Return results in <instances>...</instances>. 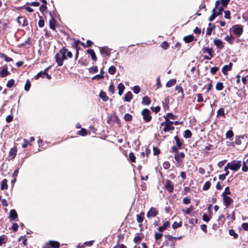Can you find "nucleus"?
I'll list each match as a JSON object with an SVG mask.
<instances>
[{"mask_svg":"<svg viewBox=\"0 0 248 248\" xmlns=\"http://www.w3.org/2000/svg\"><path fill=\"white\" fill-rule=\"evenodd\" d=\"M66 51L67 48L65 46H63L62 48L56 54L55 58L58 66H62L63 64V61L67 59L66 55Z\"/></svg>","mask_w":248,"mask_h":248,"instance_id":"nucleus-1","label":"nucleus"},{"mask_svg":"<svg viewBox=\"0 0 248 248\" xmlns=\"http://www.w3.org/2000/svg\"><path fill=\"white\" fill-rule=\"evenodd\" d=\"M162 126H164L161 131L162 134L163 132H167L170 131H173L174 129V127L172 125V121L168 120L167 118H166V120L161 123L160 129H161Z\"/></svg>","mask_w":248,"mask_h":248,"instance_id":"nucleus-2","label":"nucleus"},{"mask_svg":"<svg viewBox=\"0 0 248 248\" xmlns=\"http://www.w3.org/2000/svg\"><path fill=\"white\" fill-rule=\"evenodd\" d=\"M241 161L237 160V161H232L231 162H229L227 163V167H229V169L234 171H237L241 166Z\"/></svg>","mask_w":248,"mask_h":248,"instance_id":"nucleus-3","label":"nucleus"},{"mask_svg":"<svg viewBox=\"0 0 248 248\" xmlns=\"http://www.w3.org/2000/svg\"><path fill=\"white\" fill-rule=\"evenodd\" d=\"M51 66H48L45 68L44 71H41L37 74L36 75L34 76V78L35 79H39V78L41 77L42 78H45V77L48 79H50L51 78V76L48 74V71L50 68Z\"/></svg>","mask_w":248,"mask_h":248,"instance_id":"nucleus-4","label":"nucleus"},{"mask_svg":"<svg viewBox=\"0 0 248 248\" xmlns=\"http://www.w3.org/2000/svg\"><path fill=\"white\" fill-rule=\"evenodd\" d=\"M202 51L203 53H208L209 55V56L206 55L204 56V59L205 60H210L215 55L214 51L212 47H203L202 49Z\"/></svg>","mask_w":248,"mask_h":248,"instance_id":"nucleus-5","label":"nucleus"},{"mask_svg":"<svg viewBox=\"0 0 248 248\" xmlns=\"http://www.w3.org/2000/svg\"><path fill=\"white\" fill-rule=\"evenodd\" d=\"M151 112L149 109L147 108H144L141 112V114L143 117V120L146 123H148L152 120Z\"/></svg>","mask_w":248,"mask_h":248,"instance_id":"nucleus-6","label":"nucleus"},{"mask_svg":"<svg viewBox=\"0 0 248 248\" xmlns=\"http://www.w3.org/2000/svg\"><path fill=\"white\" fill-rule=\"evenodd\" d=\"M185 157V154L184 152H180L174 155V158L178 164V166L182 165L183 163V159Z\"/></svg>","mask_w":248,"mask_h":248,"instance_id":"nucleus-7","label":"nucleus"},{"mask_svg":"<svg viewBox=\"0 0 248 248\" xmlns=\"http://www.w3.org/2000/svg\"><path fill=\"white\" fill-rule=\"evenodd\" d=\"M233 32L237 36L240 37L243 32V27L240 24L235 25L232 26Z\"/></svg>","mask_w":248,"mask_h":248,"instance_id":"nucleus-8","label":"nucleus"},{"mask_svg":"<svg viewBox=\"0 0 248 248\" xmlns=\"http://www.w3.org/2000/svg\"><path fill=\"white\" fill-rule=\"evenodd\" d=\"M221 197L223 200V203L227 208L229 207L233 202V199L229 196H222Z\"/></svg>","mask_w":248,"mask_h":248,"instance_id":"nucleus-9","label":"nucleus"},{"mask_svg":"<svg viewBox=\"0 0 248 248\" xmlns=\"http://www.w3.org/2000/svg\"><path fill=\"white\" fill-rule=\"evenodd\" d=\"M164 187L167 190L169 193H172L174 190V186L172 182L170 180H167L165 181V184Z\"/></svg>","mask_w":248,"mask_h":248,"instance_id":"nucleus-10","label":"nucleus"},{"mask_svg":"<svg viewBox=\"0 0 248 248\" xmlns=\"http://www.w3.org/2000/svg\"><path fill=\"white\" fill-rule=\"evenodd\" d=\"M224 8L222 6H220V2L219 0H217L215 3V7L213 8V10H215L216 15L219 16L222 14Z\"/></svg>","mask_w":248,"mask_h":248,"instance_id":"nucleus-11","label":"nucleus"},{"mask_svg":"<svg viewBox=\"0 0 248 248\" xmlns=\"http://www.w3.org/2000/svg\"><path fill=\"white\" fill-rule=\"evenodd\" d=\"M158 214V210L155 207H152L147 212L146 216L148 218L155 217Z\"/></svg>","mask_w":248,"mask_h":248,"instance_id":"nucleus-12","label":"nucleus"},{"mask_svg":"<svg viewBox=\"0 0 248 248\" xmlns=\"http://www.w3.org/2000/svg\"><path fill=\"white\" fill-rule=\"evenodd\" d=\"M64 34L66 39H69L73 41V43L71 44V47L72 48L77 47V46H78V45L80 43L79 40H76L75 38H70L69 36V35L68 33H66L65 32H64Z\"/></svg>","mask_w":248,"mask_h":248,"instance_id":"nucleus-13","label":"nucleus"},{"mask_svg":"<svg viewBox=\"0 0 248 248\" xmlns=\"http://www.w3.org/2000/svg\"><path fill=\"white\" fill-rule=\"evenodd\" d=\"M99 50L100 53L103 55H105L108 57L110 56L111 49H109L108 46L100 47Z\"/></svg>","mask_w":248,"mask_h":248,"instance_id":"nucleus-14","label":"nucleus"},{"mask_svg":"<svg viewBox=\"0 0 248 248\" xmlns=\"http://www.w3.org/2000/svg\"><path fill=\"white\" fill-rule=\"evenodd\" d=\"M170 222L169 220H166L162 226H160L158 228V231L160 232H164L167 228L170 227Z\"/></svg>","mask_w":248,"mask_h":248,"instance_id":"nucleus-15","label":"nucleus"},{"mask_svg":"<svg viewBox=\"0 0 248 248\" xmlns=\"http://www.w3.org/2000/svg\"><path fill=\"white\" fill-rule=\"evenodd\" d=\"M214 44L217 46V49H222L224 47V43L220 39H215L214 40Z\"/></svg>","mask_w":248,"mask_h":248,"instance_id":"nucleus-16","label":"nucleus"},{"mask_svg":"<svg viewBox=\"0 0 248 248\" xmlns=\"http://www.w3.org/2000/svg\"><path fill=\"white\" fill-rule=\"evenodd\" d=\"M144 216V213L142 212H141L140 214H137L136 216L137 221L138 223H140L139 227L141 228H142V226L141 222L143 221Z\"/></svg>","mask_w":248,"mask_h":248,"instance_id":"nucleus-17","label":"nucleus"},{"mask_svg":"<svg viewBox=\"0 0 248 248\" xmlns=\"http://www.w3.org/2000/svg\"><path fill=\"white\" fill-rule=\"evenodd\" d=\"M8 67L7 64H5L3 66V68L1 70L0 72V76L2 78H4L6 77L7 76L10 75V72L8 71Z\"/></svg>","mask_w":248,"mask_h":248,"instance_id":"nucleus-18","label":"nucleus"},{"mask_svg":"<svg viewBox=\"0 0 248 248\" xmlns=\"http://www.w3.org/2000/svg\"><path fill=\"white\" fill-rule=\"evenodd\" d=\"M17 21L19 24H21L22 27H24L28 25V21L25 16H18Z\"/></svg>","mask_w":248,"mask_h":248,"instance_id":"nucleus-19","label":"nucleus"},{"mask_svg":"<svg viewBox=\"0 0 248 248\" xmlns=\"http://www.w3.org/2000/svg\"><path fill=\"white\" fill-rule=\"evenodd\" d=\"M232 62H230L228 65H224L222 68V72L224 75H227L228 74V71H231L232 70Z\"/></svg>","mask_w":248,"mask_h":248,"instance_id":"nucleus-20","label":"nucleus"},{"mask_svg":"<svg viewBox=\"0 0 248 248\" xmlns=\"http://www.w3.org/2000/svg\"><path fill=\"white\" fill-rule=\"evenodd\" d=\"M17 147L16 146H14V147L12 148L9 152V156L10 157L11 159H14L17 154Z\"/></svg>","mask_w":248,"mask_h":248,"instance_id":"nucleus-21","label":"nucleus"},{"mask_svg":"<svg viewBox=\"0 0 248 248\" xmlns=\"http://www.w3.org/2000/svg\"><path fill=\"white\" fill-rule=\"evenodd\" d=\"M50 15L51 16V18L49 21V28L53 30H55L56 20L53 17L51 12H50Z\"/></svg>","mask_w":248,"mask_h":248,"instance_id":"nucleus-22","label":"nucleus"},{"mask_svg":"<svg viewBox=\"0 0 248 248\" xmlns=\"http://www.w3.org/2000/svg\"><path fill=\"white\" fill-rule=\"evenodd\" d=\"M17 217L18 215L16 210L12 209L10 211L9 218L11 220H14L17 218Z\"/></svg>","mask_w":248,"mask_h":248,"instance_id":"nucleus-23","label":"nucleus"},{"mask_svg":"<svg viewBox=\"0 0 248 248\" xmlns=\"http://www.w3.org/2000/svg\"><path fill=\"white\" fill-rule=\"evenodd\" d=\"M52 248H59L60 244L59 242L54 240H50L47 243Z\"/></svg>","mask_w":248,"mask_h":248,"instance_id":"nucleus-24","label":"nucleus"},{"mask_svg":"<svg viewBox=\"0 0 248 248\" xmlns=\"http://www.w3.org/2000/svg\"><path fill=\"white\" fill-rule=\"evenodd\" d=\"M194 40H195L194 36L192 34L186 36L183 38V40L185 41V42L186 43H191ZM196 40L197 39H195V40Z\"/></svg>","mask_w":248,"mask_h":248,"instance_id":"nucleus-25","label":"nucleus"},{"mask_svg":"<svg viewBox=\"0 0 248 248\" xmlns=\"http://www.w3.org/2000/svg\"><path fill=\"white\" fill-rule=\"evenodd\" d=\"M87 53L90 54L91 58L93 61L96 62L97 60V58L96 54L93 49H89L87 50Z\"/></svg>","mask_w":248,"mask_h":248,"instance_id":"nucleus-26","label":"nucleus"},{"mask_svg":"<svg viewBox=\"0 0 248 248\" xmlns=\"http://www.w3.org/2000/svg\"><path fill=\"white\" fill-rule=\"evenodd\" d=\"M166 237L168 241L171 242V244L170 245L172 246L173 248H174L175 246V242L176 240V237H173L170 235H166Z\"/></svg>","mask_w":248,"mask_h":248,"instance_id":"nucleus-27","label":"nucleus"},{"mask_svg":"<svg viewBox=\"0 0 248 248\" xmlns=\"http://www.w3.org/2000/svg\"><path fill=\"white\" fill-rule=\"evenodd\" d=\"M132 97L133 95L132 94V93L130 91H129L125 94L124 97V100L125 102H129L132 99Z\"/></svg>","mask_w":248,"mask_h":248,"instance_id":"nucleus-28","label":"nucleus"},{"mask_svg":"<svg viewBox=\"0 0 248 248\" xmlns=\"http://www.w3.org/2000/svg\"><path fill=\"white\" fill-rule=\"evenodd\" d=\"M174 139L176 141V146L178 147V149H181L183 143L181 141L180 138L177 136H175L174 138Z\"/></svg>","mask_w":248,"mask_h":248,"instance_id":"nucleus-29","label":"nucleus"},{"mask_svg":"<svg viewBox=\"0 0 248 248\" xmlns=\"http://www.w3.org/2000/svg\"><path fill=\"white\" fill-rule=\"evenodd\" d=\"M151 100L150 98L148 96H145L142 98L141 103L145 105H149L151 103Z\"/></svg>","mask_w":248,"mask_h":248,"instance_id":"nucleus-30","label":"nucleus"},{"mask_svg":"<svg viewBox=\"0 0 248 248\" xmlns=\"http://www.w3.org/2000/svg\"><path fill=\"white\" fill-rule=\"evenodd\" d=\"M99 96L104 101H107L109 99L108 97L106 95V93L102 91L100 92Z\"/></svg>","mask_w":248,"mask_h":248,"instance_id":"nucleus-31","label":"nucleus"},{"mask_svg":"<svg viewBox=\"0 0 248 248\" xmlns=\"http://www.w3.org/2000/svg\"><path fill=\"white\" fill-rule=\"evenodd\" d=\"M118 94L119 95H122L125 89V87L124 84L122 83H119L118 85Z\"/></svg>","mask_w":248,"mask_h":248,"instance_id":"nucleus-32","label":"nucleus"},{"mask_svg":"<svg viewBox=\"0 0 248 248\" xmlns=\"http://www.w3.org/2000/svg\"><path fill=\"white\" fill-rule=\"evenodd\" d=\"M0 188L1 190L6 189L8 188L7 180L6 179H3L0 185Z\"/></svg>","mask_w":248,"mask_h":248,"instance_id":"nucleus-33","label":"nucleus"},{"mask_svg":"<svg viewBox=\"0 0 248 248\" xmlns=\"http://www.w3.org/2000/svg\"><path fill=\"white\" fill-rule=\"evenodd\" d=\"M224 39L228 42V43H229L231 45H232L233 43L234 42V37L233 36L230 35H227L226 36Z\"/></svg>","mask_w":248,"mask_h":248,"instance_id":"nucleus-34","label":"nucleus"},{"mask_svg":"<svg viewBox=\"0 0 248 248\" xmlns=\"http://www.w3.org/2000/svg\"><path fill=\"white\" fill-rule=\"evenodd\" d=\"M175 91H177L178 93H180L181 94L182 98L184 97V91L181 86H176L175 88Z\"/></svg>","mask_w":248,"mask_h":248,"instance_id":"nucleus-35","label":"nucleus"},{"mask_svg":"<svg viewBox=\"0 0 248 248\" xmlns=\"http://www.w3.org/2000/svg\"><path fill=\"white\" fill-rule=\"evenodd\" d=\"M0 57L1 58H3L4 60L7 62H10L13 61V59L8 57L6 54L0 53Z\"/></svg>","mask_w":248,"mask_h":248,"instance_id":"nucleus-36","label":"nucleus"},{"mask_svg":"<svg viewBox=\"0 0 248 248\" xmlns=\"http://www.w3.org/2000/svg\"><path fill=\"white\" fill-rule=\"evenodd\" d=\"M176 83V79H172L170 80H169L166 84V86L167 87H170L174 85Z\"/></svg>","mask_w":248,"mask_h":248,"instance_id":"nucleus-37","label":"nucleus"},{"mask_svg":"<svg viewBox=\"0 0 248 248\" xmlns=\"http://www.w3.org/2000/svg\"><path fill=\"white\" fill-rule=\"evenodd\" d=\"M164 117L165 120H166V118H167L168 120H169L170 119L175 120L176 119V116L173 115L172 113H168L166 116H164Z\"/></svg>","mask_w":248,"mask_h":248,"instance_id":"nucleus-38","label":"nucleus"},{"mask_svg":"<svg viewBox=\"0 0 248 248\" xmlns=\"http://www.w3.org/2000/svg\"><path fill=\"white\" fill-rule=\"evenodd\" d=\"M78 134L81 136H85L88 134V131L86 129L81 128V129L78 131Z\"/></svg>","mask_w":248,"mask_h":248,"instance_id":"nucleus-39","label":"nucleus"},{"mask_svg":"<svg viewBox=\"0 0 248 248\" xmlns=\"http://www.w3.org/2000/svg\"><path fill=\"white\" fill-rule=\"evenodd\" d=\"M231 195V192L230 190V187L227 186L225 187L224 191L222 193L221 196H228Z\"/></svg>","mask_w":248,"mask_h":248,"instance_id":"nucleus-40","label":"nucleus"},{"mask_svg":"<svg viewBox=\"0 0 248 248\" xmlns=\"http://www.w3.org/2000/svg\"><path fill=\"white\" fill-rule=\"evenodd\" d=\"M212 25L211 23L209 24V26H211ZM215 26L214 25L212 28L209 27L206 29V34L207 35H210L212 34V32L213 30L215 29Z\"/></svg>","mask_w":248,"mask_h":248,"instance_id":"nucleus-41","label":"nucleus"},{"mask_svg":"<svg viewBox=\"0 0 248 248\" xmlns=\"http://www.w3.org/2000/svg\"><path fill=\"white\" fill-rule=\"evenodd\" d=\"M234 136L233 131L232 130H228L226 133V137L230 140H232V137Z\"/></svg>","mask_w":248,"mask_h":248,"instance_id":"nucleus-42","label":"nucleus"},{"mask_svg":"<svg viewBox=\"0 0 248 248\" xmlns=\"http://www.w3.org/2000/svg\"><path fill=\"white\" fill-rule=\"evenodd\" d=\"M182 224H183V223H182V221H180L179 222L175 221L172 224V227L173 229H176L179 227H182Z\"/></svg>","mask_w":248,"mask_h":248,"instance_id":"nucleus-43","label":"nucleus"},{"mask_svg":"<svg viewBox=\"0 0 248 248\" xmlns=\"http://www.w3.org/2000/svg\"><path fill=\"white\" fill-rule=\"evenodd\" d=\"M223 116L224 118H225V114L224 113V108H220L217 111V116Z\"/></svg>","mask_w":248,"mask_h":248,"instance_id":"nucleus-44","label":"nucleus"},{"mask_svg":"<svg viewBox=\"0 0 248 248\" xmlns=\"http://www.w3.org/2000/svg\"><path fill=\"white\" fill-rule=\"evenodd\" d=\"M192 133L190 130L187 129L185 131L184 137L186 139L190 138L192 137Z\"/></svg>","mask_w":248,"mask_h":248,"instance_id":"nucleus-45","label":"nucleus"},{"mask_svg":"<svg viewBox=\"0 0 248 248\" xmlns=\"http://www.w3.org/2000/svg\"><path fill=\"white\" fill-rule=\"evenodd\" d=\"M224 88V85L222 82H217L216 85V89L217 91H221Z\"/></svg>","mask_w":248,"mask_h":248,"instance_id":"nucleus-46","label":"nucleus"},{"mask_svg":"<svg viewBox=\"0 0 248 248\" xmlns=\"http://www.w3.org/2000/svg\"><path fill=\"white\" fill-rule=\"evenodd\" d=\"M211 184L210 181L206 182L203 186L202 189L205 191L208 190L211 187Z\"/></svg>","mask_w":248,"mask_h":248,"instance_id":"nucleus-47","label":"nucleus"},{"mask_svg":"<svg viewBox=\"0 0 248 248\" xmlns=\"http://www.w3.org/2000/svg\"><path fill=\"white\" fill-rule=\"evenodd\" d=\"M15 81L13 79H10L6 83V86L8 88H11L15 86Z\"/></svg>","mask_w":248,"mask_h":248,"instance_id":"nucleus-48","label":"nucleus"},{"mask_svg":"<svg viewBox=\"0 0 248 248\" xmlns=\"http://www.w3.org/2000/svg\"><path fill=\"white\" fill-rule=\"evenodd\" d=\"M129 161L132 163L136 162V156L132 152H130L129 154Z\"/></svg>","mask_w":248,"mask_h":248,"instance_id":"nucleus-49","label":"nucleus"},{"mask_svg":"<svg viewBox=\"0 0 248 248\" xmlns=\"http://www.w3.org/2000/svg\"><path fill=\"white\" fill-rule=\"evenodd\" d=\"M229 233L230 235L232 236L234 239L238 237V235L237 234L233 229H230L229 230Z\"/></svg>","mask_w":248,"mask_h":248,"instance_id":"nucleus-50","label":"nucleus"},{"mask_svg":"<svg viewBox=\"0 0 248 248\" xmlns=\"http://www.w3.org/2000/svg\"><path fill=\"white\" fill-rule=\"evenodd\" d=\"M194 210V207L193 205H191L189 207L187 208L186 210H182V211L187 215H189L191 211Z\"/></svg>","mask_w":248,"mask_h":248,"instance_id":"nucleus-51","label":"nucleus"},{"mask_svg":"<svg viewBox=\"0 0 248 248\" xmlns=\"http://www.w3.org/2000/svg\"><path fill=\"white\" fill-rule=\"evenodd\" d=\"M178 149H179L177 146H172V147H171V148L170 150V152L171 153H174V154L179 153L180 152L178 151Z\"/></svg>","mask_w":248,"mask_h":248,"instance_id":"nucleus-52","label":"nucleus"},{"mask_svg":"<svg viewBox=\"0 0 248 248\" xmlns=\"http://www.w3.org/2000/svg\"><path fill=\"white\" fill-rule=\"evenodd\" d=\"M124 119L126 122H130L132 120V116L129 113H126L124 116Z\"/></svg>","mask_w":248,"mask_h":248,"instance_id":"nucleus-53","label":"nucleus"},{"mask_svg":"<svg viewBox=\"0 0 248 248\" xmlns=\"http://www.w3.org/2000/svg\"><path fill=\"white\" fill-rule=\"evenodd\" d=\"M116 69L114 66H110L108 69V72L109 74L114 75L116 72Z\"/></svg>","mask_w":248,"mask_h":248,"instance_id":"nucleus-54","label":"nucleus"},{"mask_svg":"<svg viewBox=\"0 0 248 248\" xmlns=\"http://www.w3.org/2000/svg\"><path fill=\"white\" fill-rule=\"evenodd\" d=\"M40 19L38 21V26L40 28H42L45 25V21L43 18L42 16H41L39 15Z\"/></svg>","mask_w":248,"mask_h":248,"instance_id":"nucleus-55","label":"nucleus"},{"mask_svg":"<svg viewBox=\"0 0 248 248\" xmlns=\"http://www.w3.org/2000/svg\"><path fill=\"white\" fill-rule=\"evenodd\" d=\"M213 13L212 14L209 16L208 18V20L210 21H212L215 19L216 16H218L217 15H216V13L215 10H212Z\"/></svg>","mask_w":248,"mask_h":248,"instance_id":"nucleus-56","label":"nucleus"},{"mask_svg":"<svg viewBox=\"0 0 248 248\" xmlns=\"http://www.w3.org/2000/svg\"><path fill=\"white\" fill-rule=\"evenodd\" d=\"M143 237L141 236L138 235L134 238L133 241L135 243L139 244L140 241L142 239Z\"/></svg>","mask_w":248,"mask_h":248,"instance_id":"nucleus-57","label":"nucleus"},{"mask_svg":"<svg viewBox=\"0 0 248 248\" xmlns=\"http://www.w3.org/2000/svg\"><path fill=\"white\" fill-rule=\"evenodd\" d=\"M90 73H95L98 72V67L96 66H94L90 67L89 69Z\"/></svg>","mask_w":248,"mask_h":248,"instance_id":"nucleus-58","label":"nucleus"},{"mask_svg":"<svg viewBox=\"0 0 248 248\" xmlns=\"http://www.w3.org/2000/svg\"><path fill=\"white\" fill-rule=\"evenodd\" d=\"M31 82H30V80L29 79H28L26 81V82L25 85V87H24L25 90L26 91H28L31 88Z\"/></svg>","mask_w":248,"mask_h":248,"instance_id":"nucleus-59","label":"nucleus"},{"mask_svg":"<svg viewBox=\"0 0 248 248\" xmlns=\"http://www.w3.org/2000/svg\"><path fill=\"white\" fill-rule=\"evenodd\" d=\"M118 240L117 241V246H119L120 243V241H123L124 239V236L122 234H118L117 235Z\"/></svg>","mask_w":248,"mask_h":248,"instance_id":"nucleus-60","label":"nucleus"},{"mask_svg":"<svg viewBox=\"0 0 248 248\" xmlns=\"http://www.w3.org/2000/svg\"><path fill=\"white\" fill-rule=\"evenodd\" d=\"M161 47L164 49H167L169 47V44L167 41H163L161 44Z\"/></svg>","mask_w":248,"mask_h":248,"instance_id":"nucleus-61","label":"nucleus"},{"mask_svg":"<svg viewBox=\"0 0 248 248\" xmlns=\"http://www.w3.org/2000/svg\"><path fill=\"white\" fill-rule=\"evenodd\" d=\"M162 236L163 234L162 233H158L156 232L155 234V238L156 241L161 239Z\"/></svg>","mask_w":248,"mask_h":248,"instance_id":"nucleus-62","label":"nucleus"},{"mask_svg":"<svg viewBox=\"0 0 248 248\" xmlns=\"http://www.w3.org/2000/svg\"><path fill=\"white\" fill-rule=\"evenodd\" d=\"M219 70V68L218 67H213L210 69V73L212 75H215L217 71Z\"/></svg>","mask_w":248,"mask_h":248,"instance_id":"nucleus-63","label":"nucleus"},{"mask_svg":"<svg viewBox=\"0 0 248 248\" xmlns=\"http://www.w3.org/2000/svg\"><path fill=\"white\" fill-rule=\"evenodd\" d=\"M160 153V149L156 147H153V154L154 155H158Z\"/></svg>","mask_w":248,"mask_h":248,"instance_id":"nucleus-64","label":"nucleus"}]
</instances>
